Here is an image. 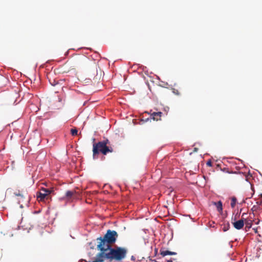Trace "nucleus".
<instances>
[{
    "label": "nucleus",
    "mask_w": 262,
    "mask_h": 262,
    "mask_svg": "<svg viewBox=\"0 0 262 262\" xmlns=\"http://www.w3.org/2000/svg\"><path fill=\"white\" fill-rule=\"evenodd\" d=\"M223 230L225 232L228 230L230 228V224L229 222L224 223L223 225Z\"/></svg>",
    "instance_id": "nucleus-13"
},
{
    "label": "nucleus",
    "mask_w": 262,
    "mask_h": 262,
    "mask_svg": "<svg viewBox=\"0 0 262 262\" xmlns=\"http://www.w3.org/2000/svg\"><path fill=\"white\" fill-rule=\"evenodd\" d=\"M71 133L72 136H77L78 135V130L76 128H73L71 129Z\"/></svg>",
    "instance_id": "nucleus-16"
},
{
    "label": "nucleus",
    "mask_w": 262,
    "mask_h": 262,
    "mask_svg": "<svg viewBox=\"0 0 262 262\" xmlns=\"http://www.w3.org/2000/svg\"><path fill=\"white\" fill-rule=\"evenodd\" d=\"M233 227L237 230L242 229L244 226V221L243 220H240L232 223Z\"/></svg>",
    "instance_id": "nucleus-6"
},
{
    "label": "nucleus",
    "mask_w": 262,
    "mask_h": 262,
    "mask_svg": "<svg viewBox=\"0 0 262 262\" xmlns=\"http://www.w3.org/2000/svg\"><path fill=\"white\" fill-rule=\"evenodd\" d=\"M127 253V249L125 247L107 246L96 255L92 262H104L105 259L110 262H121L125 259Z\"/></svg>",
    "instance_id": "nucleus-1"
},
{
    "label": "nucleus",
    "mask_w": 262,
    "mask_h": 262,
    "mask_svg": "<svg viewBox=\"0 0 262 262\" xmlns=\"http://www.w3.org/2000/svg\"><path fill=\"white\" fill-rule=\"evenodd\" d=\"M152 111H150V117L154 120L159 121L161 120V117L162 116V113L161 112H152Z\"/></svg>",
    "instance_id": "nucleus-7"
},
{
    "label": "nucleus",
    "mask_w": 262,
    "mask_h": 262,
    "mask_svg": "<svg viewBox=\"0 0 262 262\" xmlns=\"http://www.w3.org/2000/svg\"><path fill=\"white\" fill-rule=\"evenodd\" d=\"M166 262H172V261L171 260H167Z\"/></svg>",
    "instance_id": "nucleus-22"
},
{
    "label": "nucleus",
    "mask_w": 262,
    "mask_h": 262,
    "mask_svg": "<svg viewBox=\"0 0 262 262\" xmlns=\"http://www.w3.org/2000/svg\"><path fill=\"white\" fill-rule=\"evenodd\" d=\"M260 196L261 198H262V194H260Z\"/></svg>",
    "instance_id": "nucleus-24"
},
{
    "label": "nucleus",
    "mask_w": 262,
    "mask_h": 262,
    "mask_svg": "<svg viewBox=\"0 0 262 262\" xmlns=\"http://www.w3.org/2000/svg\"><path fill=\"white\" fill-rule=\"evenodd\" d=\"M79 61L80 64H84L89 61V60L86 57L82 56L79 59Z\"/></svg>",
    "instance_id": "nucleus-12"
},
{
    "label": "nucleus",
    "mask_w": 262,
    "mask_h": 262,
    "mask_svg": "<svg viewBox=\"0 0 262 262\" xmlns=\"http://www.w3.org/2000/svg\"><path fill=\"white\" fill-rule=\"evenodd\" d=\"M213 204L216 206L217 210L219 212H221L223 211L222 203L221 201L217 202H213Z\"/></svg>",
    "instance_id": "nucleus-10"
},
{
    "label": "nucleus",
    "mask_w": 262,
    "mask_h": 262,
    "mask_svg": "<svg viewBox=\"0 0 262 262\" xmlns=\"http://www.w3.org/2000/svg\"><path fill=\"white\" fill-rule=\"evenodd\" d=\"M257 209H258V207L256 206H253V207L252 208L251 210L254 211H256Z\"/></svg>",
    "instance_id": "nucleus-18"
},
{
    "label": "nucleus",
    "mask_w": 262,
    "mask_h": 262,
    "mask_svg": "<svg viewBox=\"0 0 262 262\" xmlns=\"http://www.w3.org/2000/svg\"><path fill=\"white\" fill-rule=\"evenodd\" d=\"M118 236L117 232L115 230L108 229L103 237H99L97 238V241H99L97 246L98 250L102 251L107 247V246H112V245L114 244Z\"/></svg>",
    "instance_id": "nucleus-2"
},
{
    "label": "nucleus",
    "mask_w": 262,
    "mask_h": 262,
    "mask_svg": "<svg viewBox=\"0 0 262 262\" xmlns=\"http://www.w3.org/2000/svg\"><path fill=\"white\" fill-rule=\"evenodd\" d=\"M245 213H243V214H242V217H243V216H244V215H245Z\"/></svg>",
    "instance_id": "nucleus-23"
},
{
    "label": "nucleus",
    "mask_w": 262,
    "mask_h": 262,
    "mask_svg": "<svg viewBox=\"0 0 262 262\" xmlns=\"http://www.w3.org/2000/svg\"><path fill=\"white\" fill-rule=\"evenodd\" d=\"M253 229L254 230V232H255V233H257V228H253Z\"/></svg>",
    "instance_id": "nucleus-21"
},
{
    "label": "nucleus",
    "mask_w": 262,
    "mask_h": 262,
    "mask_svg": "<svg viewBox=\"0 0 262 262\" xmlns=\"http://www.w3.org/2000/svg\"><path fill=\"white\" fill-rule=\"evenodd\" d=\"M13 193L15 196H21V198H24V195L23 194L22 191L17 190L14 191Z\"/></svg>",
    "instance_id": "nucleus-15"
},
{
    "label": "nucleus",
    "mask_w": 262,
    "mask_h": 262,
    "mask_svg": "<svg viewBox=\"0 0 262 262\" xmlns=\"http://www.w3.org/2000/svg\"><path fill=\"white\" fill-rule=\"evenodd\" d=\"M78 199V193L75 190H68L66 191L65 195L61 199L67 202H73L74 200Z\"/></svg>",
    "instance_id": "nucleus-4"
},
{
    "label": "nucleus",
    "mask_w": 262,
    "mask_h": 262,
    "mask_svg": "<svg viewBox=\"0 0 262 262\" xmlns=\"http://www.w3.org/2000/svg\"><path fill=\"white\" fill-rule=\"evenodd\" d=\"M160 254L162 256H165L167 255H176L177 254L176 252H171L168 250H165L162 249L160 250Z\"/></svg>",
    "instance_id": "nucleus-8"
},
{
    "label": "nucleus",
    "mask_w": 262,
    "mask_h": 262,
    "mask_svg": "<svg viewBox=\"0 0 262 262\" xmlns=\"http://www.w3.org/2000/svg\"><path fill=\"white\" fill-rule=\"evenodd\" d=\"M37 200L39 201H45V200H48L49 196H47L46 193H43L41 192H37L36 193Z\"/></svg>",
    "instance_id": "nucleus-5"
},
{
    "label": "nucleus",
    "mask_w": 262,
    "mask_h": 262,
    "mask_svg": "<svg viewBox=\"0 0 262 262\" xmlns=\"http://www.w3.org/2000/svg\"><path fill=\"white\" fill-rule=\"evenodd\" d=\"M40 192H41L43 193H46L47 196H49V195L54 191V188H51L49 189L44 188H42L40 189Z\"/></svg>",
    "instance_id": "nucleus-9"
},
{
    "label": "nucleus",
    "mask_w": 262,
    "mask_h": 262,
    "mask_svg": "<svg viewBox=\"0 0 262 262\" xmlns=\"http://www.w3.org/2000/svg\"><path fill=\"white\" fill-rule=\"evenodd\" d=\"M173 93H175L177 95H180V93L179 92L178 90H173Z\"/></svg>",
    "instance_id": "nucleus-19"
},
{
    "label": "nucleus",
    "mask_w": 262,
    "mask_h": 262,
    "mask_svg": "<svg viewBox=\"0 0 262 262\" xmlns=\"http://www.w3.org/2000/svg\"><path fill=\"white\" fill-rule=\"evenodd\" d=\"M110 141L108 139L94 143L93 145V157L101 152L103 155H106L109 152H113L114 148L110 146Z\"/></svg>",
    "instance_id": "nucleus-3"
},
{
    "label": "nucleus",
    "mask_w": 262,
    "mask_h": 262,
    "mask_svg": "<svg viewBox=\"0 0 262 262\" xmlns=\"http://www.w3.org/2000/svg\"><path fill=\"white\" fill-rule=\"evenodd\" d=\"M259 222H260V221H259V220H257V221H256V222H255V224H259Z\"/></svg>",
    "instance_id": "nucleus-20"
},
{
    "label": "nucleus",
    "mask_w": 262,
    "mask_h": 262,
    "mask_svg": "<svg viewBox=\"0 0 262 262\" xmlns=\"http://www.w3.org/2000/svg\"><path fill=\"white\" fill-rule=\"evenodd\" d=\"M231 207L232 208H234L235 206L236 203V199L235 196H233L231 198Z\"/></svg>",
    "instance_id": "nucleus-14"
},
{
    "label": "nucleus",
    "mask_w": 262,
    "mask_h": 262,
    "mask_svg": "<svg viewBox=\"0 0 262 262\" xmlns=\"http://www.w3.org/2000/svg\"><path fill=\"white\" fill-rule=\"evenodd\" d=\"M253 221H252L251 220H245V229L246 230H247V229H249L250 228H251L252 227V222H253Z\"/></svg>",
    "instance_id": "nucleus-11"
},
{
    "label": "nucleus",
    "mask_w": 262,
    "mask_h": 262,
    "mask_svg": "<svg viewBox=\"0 0 262 262\" xmlns=\"http://www.w3.org/2000/svg\"><path fill=\"white\" fill-rule=\"evenodd\" d=\"M206 165L209 167L212 166V162L211 160H209L207 162Z\"/></svg>",
    "instance_id": "nucleus-17"
}]
</instances>
